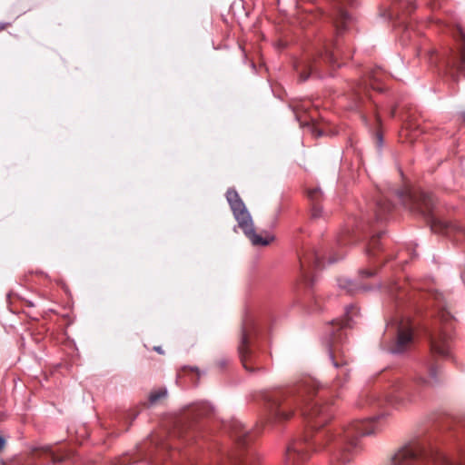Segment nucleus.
I'll list each match as a JSON object with an SVG mask.
<instances>
[{
	"mask_svg": "<svg viewBox=\"0 0 465 465\" xmlns=\"http://www.w3.org/2000/svg\"><path fill=\"white\" fill-rule=\"evenodd\" d=\"M317 390L316 381L305 377L291 386L269 393L265 397L269 420L273 422L288 420L300 409L312 429L323 427L332 418L333 401L322 399L314 401Z\"/></svg>",
	"mask_w": 465,
	"mask_h": 465,
	"instance_id": "f257e3e1",
	"label": "nucleus"
},
{
	"mask_svg": "<svg viewBox=\"0 0 465 465\" xmlns=\"http://www.w3.org/2000/svg\"><path fill=\"white\" fill-rule=\"evenodd\" d=\"M465 465L451 461L436 444L430 441H417L401 448L392 458L391 465Z\"/></svg>",
	"mask_w": 465,
	"mask_h": 465,
	"instance_id": "f03ea898",
	"label": "nucleus"
},
{
	"mask_svg": "<svg viewBox=\"0 0 465 465\" xmlns=\"http://www.w3.org/2000/svg\"><path fill=\"white\" fill-rule=\"evenodd\" d=\"M226 199L238 223V226L253 245L266 246L273 241L274 238L272 236L263 238L255 232L252 217L236 190L232 188L228 189L226 192Z\"/></svg>",
	"mask_w": 465,
	"mask_h": 465,
	"instance_id": "7ed1b4c3",
	"label": "nucleus"
},
{
	"mask_svg": "<svg viewBox=\"0 0 465 465\" xmlns=\"http://www.w3.org/2000/svg\"><path fill=\"white\" fill-rule=\"evenodd\" d=\"M256 322L252 317H246L242 325L238 353L243 368L249 372L262 369L259 356L251 348V340L256 334Z\"/></svg>",
	"mask_w": 465,
	"mask_h": 465,
	"instance_id": "20e7f679",
	"label": "nucleus"
},
{
	"mask_svg": "<svg viewBox=\"0 0 465 465\" xmlns=\"http://www.w3.org/2000/svg\"><path fill=\"white\" fill-rule=\"evenodd\" d=\"M231 436L237 442L238 450L231 457L232 465H258V455L252 449L245 450V445L251 438L249 431L239 421H232L230 425Z\"/></svg>",
	"mask_w": 465,
	"mask_h": 465,
	"instance_id": "39448f33",
	"label": "nucleus"
},
{
	"mask_svg": "<svg viewBox=\"0 0 465 465\" xmlns=\"http://www.w3.org/2000/svg\"><path fill=\"white\" fill-rule=\"evenodd\" d=\"M382 417L383 415H379L369 419L356 420L343 429V440L347 443L346 448H351L352 455L358 448L359 438L374 434L380 430V420Z\"/></svg>",
	"mask_w": 465,
	"mask_h": 465,
	"instance_id": "423d86ee",
	"label": "nucleus"
},
{
	"mask_svg": "<svg viewBox=\"0 0 465 465\" xmlns=\"http://www.w3.org/2000/svg\"><path fill=\"white\" fill-rule=\"evenodd\" d=\"M441 326L430 334V350L433 353L447 356L450 351V321L451 316L448 312L442 311L439 313Z\"/></svg>",
	"mask_w": 465,
	"mask_h": 465,
	"instance_id": "0eeeda50",
	"label": "nucleus"
},
{
	"mask_svg": "<svg viewBox=\"0 0 465 465\" xmlns=\"http://www.w3.org/2000/svg\"><path fill=\"white\" fill-rule=\"evenodd\" d=\"M401 203L411 212L428 216L432 210V198L430 194L420 193H411L408 191L398 190L396 192Z\"/></svg>",
	"mask_w": 465,
	"mask_h": 465,
	"instance_id": "6e6552de",
	"label": "nucleus"
},
{
	"mask_svg": "<svg viewBox=\"0 0 465 465\" xmlns=\"http://www.w3.org/2000/svg\"><path fill=\"white\" fill-rule=\"evenodd\" d=\"M338 54H340V50L338 46H335L333 51L328 49L318 51L315 55L307 58L301 64L296 65V70L299 71L301 80H307L312 72L318 70L322 62L334 65Z\"/></svg>",
	"mask_w": 465,
	"mask_h": 465,
	"instance_id": "1a4fd4ad",
	"label": "nucleus"
},
{
	"mask_svg": "<svg viewBox=\"0 0 465 465\" xmlns=\"http://www.w3.org/2000/svg\"><path fill=\"white\" fill-rule=\"evenodd\" d=\"M413 342V329L409 322L402 321L397 324V337L395 342L391 346L390 351L400 354L409 350Z\"/></svg>",
	"mask_w": 465,
	"mask_h": 465,
	"instance_id": "9d476101",
	"label": "nucleus"
},
{
	"mask_svg": "<svg viewBox=\"0 0 465 465\" xmlns=\"http://www.w3.org/2000/svg\"><path fill=\"white\" fill-rule=\"evenodd\" d=\"M300 266L302 280L309 285H312L313 278L311 272L312 269H320L322 267V258L314 250H308L300 256Z\"/></svg>",
	"mask_w": 465,
	"mask_h": 465,
	"instance_id": "9b49d317",
	"label": "nucleus"
},
{
	"mask_svg": "<svg viewBox=\"0 0 465 465\" xmlns=\"http://www.w3.org/2000/svg\"><path fill=\"white\" fill-rule=\"evenodd\" d=\"M456 41L459 44V50L451 52L448 58L447 64L452 68H456L459 72L465 71V35L460 28L458 29Z\"/></svg>",
	"mask_w": 465,
	"mask_h": 465,
	"instance_id": "f8f14e48",
	"label": "nucleus"
},
{
	"mask_svg": "<svg viewBox=\"0 0 465 465\" xmlns=\"http://www.w3.org/2000/svg\"><path fill=\"white\" fill-rule=\"evenodd\" d=\"M415 384H405L399 381L394 387V393L390 399L391 402H404L411 401L414 400V391H416Z\"/></svg>",
	"mask_w": 465,
	"mask_h": 465,
	"instance_id": "ddd939ff",
	"label": "nucleus"
},
{
	"mask_svg": "<svg viewBox=\"0 0 465 465\" xmlns=\"http://www.w3.org/2000/svg\"><path fill=\"white\" fill-rule=\"evenodd\" d=\"M308 459L307 450H305L301 444L293 443L287 448L286 462L288 465H295L300 460Z\"/></svg>",
	"mask_w": 465,
	"mask_h": 465,
	"instance_id": "4468645a",
	"label": "nucleus"
},
{
	"mask_svg": "<svg viewBox=\"0 0 465 465\" xmlns=\"http://www.w3.org/2000/svg\"><path fill=\"white\" fill-rule=\"evenodd\" d=\"M415 7L414 3L411 0H396L389 15L390 17L403 16L411 14Z\"/></svg>",
	"mask_w": 465,
	"mask_h": 465,
	"instance_id": "2eb2a0df",
	"label": "nucleus"
},
{
	"mask_svg": "<svg viewBox=\"0 0 465 465\" xmlns=\"http://www.w3.org/2000/svg\"><path fill=\"white\" fill-rule=\"evenodd\" d=\"M308 198L312 201V217L316 219L322 216V209L319 204L322 197V193L319 188L309 189L307 192Z\"/></svg>",
	"mask_w": 465,
	"mask_h": 465,
	"instance_id": "dca6fc26",
	"label": "nucleus"
},
{
	"mask_svg": "<svg viewBox=\"0 0 465 465\" xmlns=\"http://www.w3.org/2000/svg\"><path fill=\"white\" fill-rule=\"evenodd\" d=\"M330 358H331V360L332 361L333 366L339 370L338 371V374H337V378L334 381V385L335 386H341V383L340 381L341 376L343 377L344 381H347L349 379L350 370L347 367L348 363H347L346 361H341V362H339L335 359V356H334L332 351H330ZM332 386H333V383H332Z\"/></svg>",
	"mask_w": 465,
	"mask_h": 465,
	"instance_id": "f3484780",
	"label": "nucleus"
},
{
	"mask_svg": "<svg viewBox=\"0 0 465 465\" xmlns=\"http://www.w3.org/2000/svg\"><path fill=\"white\" fill-rule=\"evenodd\" d=\"M331 438L335 439L337 443L340 445V450L337 454L338 460L344 464L350 462L352 458V454L351 453V448H346L347 443L343 440V432L339 435L338 439H336L334 435H331Z\"/></svg>",
	"mask_w": 465,
	"mask_h": 465,
	"instance_id": "a211bd4d",
	"label": "nucleus"
},
{
	"mask_svg": "<svg viewBox=\"0 0 465 465\" xmlns=\"http://www.w3.org/2000/svg\"><path fill=\"white\" fill-rule=\"evenodd\" d=\"M351 20V18L347 11L341 7H339L334 17V24L338 33L344 30Z\"/></svg>",
	"mask_w": 465,
	"mask_h": 465,
	"instance_id": "6ab92c4d",
	"label": "nucleus"
},
{
	"mask_svg": "<svg viewBox=\"0 0 465 465\" xmlns=\"http://www.w3.org/2000/svg\"><path fill=\"white\" fill-rule=\"evenodd\" d=\"M391 203L387 200H381L377 203L376 217L377 220L385 219L386 215L392 210Z\"/></svg>",
	"mask_w": 465,
	"mask_h": 465,
	"instance_id": "aec40b11",
	"label": "nucleus"
},
{
	"mask_svg": "<svg viewBox=\"0 0 465 465\" xmlns=\"http://www.w3.org/2000/svg\"><path fill=\"white\" fill-rule=\"evenodd\" d=\"M381 232L377 234V235H373L371 240L369 241V243H368V246H367V249H366V253L369 257H375L377 255V252L380 250V240H381Z\"/></svg>",
	"mask_w": 465,
	"mask_h": 465,
	"instance_id": "412c9836",
	"label": "nucleus"
},
{
	"mask_svg": "<svg viewBox=\"0 0 465 465\" xmlns=\"http://www.w3.org/2000/svg\"><path fill=\"white\" fill-rule=\"evenodd\" d=\"M355 310L356 309L352 305L347 307L346 312H345V318L341 319V320H336L335 324H337L340 328L350 327L351 326L350 319L356 313Z\"/></svg>",
	"mask_w": 465,
	"mask_h": 465,
	"instance_id": "4be33fe9",
	"label": "nucleus"
},
{
	"mask_svg": "<svg viewBox=\"0 0 465 465\" xmlns=\"http://www.w3.org/2000/svg\"><path fill=\"white\" fill-rule=\"evenodd\" d=\"M429 374H430V378L429 379H425V378H419L417 380V384L418 385H423V386H430L431 385L433 382H436L437 381V367L436 366H430V370H429Z\"/></svg>",
	"mask_w": 465,
	"mask_h": 465,
	"instance_id": "5701e85b",
	"label": "nucleus"
},
{
	"mask_svg": "<svg viewBox=\"0 0 465 465\" xmlns=\"http://www.w3.org/2000/svg\"><path fill=\"white\" fill-rule=\"evenodd\" d=\"M166 395H167V391L165 389H158L150 393L149 401L151 404H155L160 400L165 398Z\"/></svg>",
	"mask_w": 465,
	"mask_h": 465,
	"instance_id": "b1692460",
	"label": "nucleus"
},
{
	"mask_svg": "<svg viewBox=\"0 0 465 465\" xmlns=\"http://www.w3.org/2000/svg\"><path fill=\"white\" fill-rule=\"evenodd\" d=\"M339 286L340 288L346 290L350 293L354 292L356 290L355 284L347 279H340Z\"/></svg>",
	"mask_w": 465,
	"mask_h": 465,
	"instance_id": "393cba45",
	"label": "nucleus"
},
{
	"mask_svg": "<svg viewBox=\"0 0 465 465\" xmlns=\"http://www.w3.org/2000/svg\"><path fill=\"white\" fill-rule=\"evenodd\" d=\"M440 226L442 230H445V231H449L450 230L453 226L452 224L447 223V222H437L433 224L432 228L433 229H436L437 226Z\"/></svg>",
	"mask_w": 465,
	"mask_h": 465,
	"instance_id": "a878e982",
	"label": "nucleus"
},
{
	"mask_svg": "<svg viewBox=\"0 0 465 465\" xmlns=\"http://www.w3.org/2000/svg\"><path fill=\"white\" fill-rule=\"evenodd\" d=\"M361 274L362 277H371L374 274V272L372 270H361Z\"/></svg>",
	"mask_w": 465,
	"mask_h": 465,
	"instance_id": "bb28decb",
	"label": "nucleus"
},
{
	"mask_svg": "<svg viewBox=\"0 0 465 465\" xmlns=\"http://www.w3.org/2000/svg\"><path fill=\"white\" fill-rule=\"evenodd\" d=\"M229 361L226 358H223L217 361V365L222 369L228 364Z\"/></svg>",
	"mask_w": 465,
	"mask_h": 465,
	"instance_id": "cd10ccee",
	"label": "nucleus"
},
{
	"mask_svg": "<svg viewBox=\"0 0 465 465\" xmlns=\"http://www.w3.org/2000/svg\"><path fill=\"white\" fill-rule=\"evenodd\" d=\"M338 243L340 245H345L348 243V241L345 239V237L343 236H341L339 239H338Z\"/></svg>",
	"mask_w": 465,
	"mask_h": 465,
	"instance_id": "c85d7f7f",
	"label": "nucleus"
},
{
	"mask_svg": "<svg viewBox=\"0 0 465 465\" xmlns=\"http://www.w3.org/2000/svg\"><path fill=\"white\" fill-rule=\"evenodd\" d=\"M10 25V23H0V31L5 30Z\"/></svg>",
	"mask_w": 465,
	"mask_h": 465,
	"instance_id": "c756f323",
	"label": "nucleus"
},
{
	"mask_svg": "<svg viewBox=\"0 0 465 465\" xmlns=\"http://www.w3.org/2000/svg\"><path fill=\"white\" fill-rule=\"evenodd\" d=\"M153 350H154L155 351H157L158 353H160V354H163V350H162V348H161L160 346H155V347H153Z\"/></svg>",
	"mask_w": 465,
	"mask_h": 465,
	"instance_id": "7c9ffc66",
	"label": "nucleus"
},
{
	"mask_svg": "<svg viewBox=\"0 0 465 465\" xmlns=\"http://www.w3.org/2000/svg\"><path fill=\"white\" fill-rule=\"evenodd\" d=\"M5 447V440L0 436V450H2Z\"/></svg>",
	"mask_w": 465,
	"mask_h": 465,
	"instance_id": "2f4dec72",
	"label": "nucleus"
},
{
	"mask_svg": "<svg viewBox=\"0 0 465 465\" xmlns=\"http://www.w3.org/2000/svg\"><path fill=\"white\" fill-rule=\"evenodd\" d=\"M376 398L374 395H371L370 397V401H371V404H376Z\"/></svg>",
	"mask_w": 465,
	"mask_h": 465,
	"instance_id": "473e14b6",
	"label": "nucleus"
},
{
	"mask_svg": "<svg viewBox=\"0 0 465 465\" xmlns=\"http://www.w3.org/2000/svg\"><path fill=\"white\" fill-rule=\"evenodd\" d=\"M282 212V206L278 205L275 209L276 215L278 216L280 213Z\"/></svg>",
	"mask_w": 465,
	"mask_h": 465,
	"instance_id": "72a5a7b5",
	"label": "nucleus"
},
{
	"mask_svg": "<svg viewBox=\"0 0 465 465\" xmlns=\"http://www.w3.org/2000/svg\"><path fill=\"white\" fill-rule=\"evenodd\" d=\"M342 1H343L342 5H347V4H349L351 2V0H342Z\"/></svg>",
	"mask_w": 465,
	"mask_h": 465,
	"instance_id": "f704fd0d",
	"label": "nucleus"
},
{
	"mask_svg": "<svg viewBox=\"0 0 465 465\" xmlns=\"http://www.w3.org/2000/svg\"><path fill=\"white\" fill-rule=\"evenodd\" d=\"M336 260H330V262L332 263L334 262Z\"/></svg>",
	"mask_w": 465,
	"mask_h": 465,
	"instance_id": "c9c22d12",
	"label": "nucleus"
},
{
	"mask_svg": "<svg viewBox=\"0 0 465 465\" xmlns=\"http://www.w3.org/2000/svg\"><path fill=\"white\" fill-rule=\"evenodd\" d=\"M463 116H464V119H465V113H464Z\"/></svg>",
	"mask_w": 465,
	"mask_h": 465,
	"instance_id": "e433bc0d",
	"label": "nucleus"
}]
</instances>
